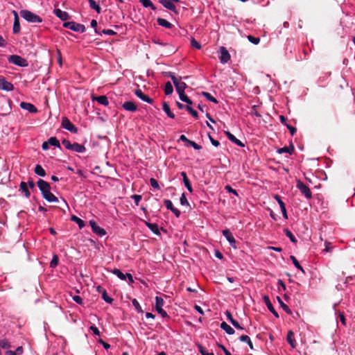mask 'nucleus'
<instances>
[{
    "label": "nucleus",
    "mask_w": 355,
    "mask_h": 355,
    "mask_svg": "<svg viewBox=\"0 0 355 355\" xmlns=\"http://www.w3.org/2000/svg\"><path fill=\"white\" fill-rule=\"evenodd\" d=\"M202 94L203 96H205L209 101L213 102L214 103H218V101L214 96H212L209 93H208L207 92H203L202 93Z\"/></svg>",
    "instance_id": "nucleus-45"
},
{
    "label": "nucleus",
    "mask_w": 355,
    "mask_h": 355,
    "mask_svg": "<svg viewBox=\"0 0 355 355\" xmlns=\"http://www.w3.org/2000/svg\"><path fill=\"white\" fill-rule=\"evenodd\" d=\"M63 26L75 32H78L81 33L85 31V27L84 25L76 23L75 21L64 22L63 24Z\"/></svg>",
    "instance_id": "nucleus-3"
},
{
    "label": "nucleus",
    "mask_w": 355,
    "mask_h": 355,
    "mask_svg": "<svg viewBox=\"0 0 355 355\" xmlns=\"http://www.w3.org/2000/svg\"><path fill=\"white\" fill-rule=\"evenodd\" d=\"M239 340L241 342H244V343H247L251 349H253L252 343L250 340V338L248 336L242 335L241 336H240Z\"/></svg>",
    "instance_id": "nucleus-33"
},
{
    "label": "nucleus",
    "mask_w": 355,
    "mask_h": 355,
    "mask_svg": "<svg viewBox=\"0 0 355 355\" xmlns=\"http://www.w3.org/2000/svg\"><path fill=\"white\" fill-rule=\"evenodd\" d=\"M102 33L105 35H116V33L115 31H114L113 30H111V29H104Z\"/></svg>",
    "instance_id": "nucleus-60"
},
{
    "label": "nucleus",
    "mask_w": 355,
    "mask_h": 355,
    "mask_svg": "<svg viewBox=\"0 0 355 355\" xmlns=\"http://www.w3.org/2000/svg\"><path fill=\"white\" fill-rule=\"evenodd\" d=\"M0 89L7 92H10L13 90L14 87L11 83L7 81L3 78H0Z\"/></svg>",
    "instance_id": "nucleus-11"
},
{
    "label": "nucleus",
    "mask_w": 355,
    "mask_h": 355,
    "mask_svg": "<svg viewBox=\"0 0 355 355\" xmlns=\"http://www.w3.org/2000/svg\"><path fill=\"white\" fill-rule=\"evenodd\" d=\"M225 134H226V135H227V138L229 139L230 141H231L233 143L236 142V137L234 135H232V133H230L228 131L226 132Z\"/></svg>",
    "instance_id": "nucleus-59"
},
{
    "label": "nucleus",
    "mask_w": 355,
    "mask_h": 355,
    "mask_svg": "<svg viewBox=\"0 0 355 355\" xmlns=\"http://www.w3.org/2000/svg\"><path fill=\"white\" fill-rule=\"evenodd\" d=\"M175 87L178 94H180L184 92V90L187 87V85L185 83L179 80V82L175 85Z\"/></svg>",
    "instance_id": "nucleus-22"
},
{
    "label": "nucleus",
    "mask_w": 355,
    "mask_h": 355,
    "mask_svg": "<svg viewBox=\"0 0 355 355\" xmlns=\"http://www.w3.org/2000/svg\"><path fill=\"white\" fill-rule=\"evenodd\" d=\"M160 3L164 8L174 12H177L176 6L173 3V0H160Z\"/></svg>",
    "instance_id": "nucleus-12"
},
{
    "label": "nucleus",
    "mask_w": 355,
    "mask_h": 355,
    "mask_svg": "<svg viewBox=\"0 0 355 355\" xmlns=\"http://www.w3.org/2000/svg\"><path fill=\"white\" fill-rule=\"evenodd\" d=\"M284 233L286 235L287 237H288L291 240V241L293 243H297V239H295V237L294 236V235L293 234V233L288 229H285L284 230Z\"/></svg>",
    "instance_id": "nucleus-42"
},
{
    "label": "nucleus",
    "mask_w": 355,
    "mask_h": 355,
    "mask_svg": "<svg viewBox=\"0 0 355 355\" xmlns=\"http://www.w3.org/2000/svg\"><path fill=\"white\" fill-rule=\"evenodd\" d=\"M150 184L154 189H159L158 182L155 178L150 179Z\"/></svg>",
    "instance_id": "nucleus-54"
},
{
    "label": "nucleus",
    "mask_w": 355,
    "mask_h": 355,
    "mask_svg": "<svg viewBox=\"0 0 355 355\" xmlns=\"http://www.w3.org/2000/svg\"><path fill=\"white\" fill-rule=\"evenodd\" d=\"M42 196H43L44 198L49 202H58V198L56 196H55L51 192V190L49 191H48L47 193H44V195H42Z\"/></svg>",
    "instance_id": "nucleus-21"
},
{
    "label": "nucleus",
    "mask_w": 355,
    "mask_h": 355,
    "mask_svg": "<svg viewBox=\"0 0 355 355\" xmlns=\"http://www.w3.org/2000/svg\"><path fill=\"white\" fill-rule=\"evenodd\" d=\"M183 182H184V186L187 189V190L190 193H192V191H193L192 186H191V184L189 180L188 179V178H187L186 179H184Z\"/></svg>",
    "instance_id": "nucleus-47"
},
{
    "label": "nucleus",
    "mask_w": 355,
    "mask_h": 355,
    "mask_svg": "<svg viewBox=\"0 0 355 355\" xmlns=\"http://www.w3.org/2000/svg\"><path fill=\"white\" fill-rule=\"evenodd\" d=\"M277 301L280 305V306L283 309V310L288 314L291 315L292 314V311L290 309V308L286 305L285 304L283 301L282 300V299L279 297H277Z\"/></svg>",
    "instance_id": "nucleus-30"
},
{
    "label": "nucleus",
    "mask_w": 355,
    "mask_h": 355,
    "mask_svg": "<svg viewBox=\"0 0 355 355\" xmlns=\"http://www.w3.org/2000/svg\"><path fill=\"white\" fill-rule=\"evenodd\" d=\"M20 107L28 111L30 113H36L37 112L36 107L30 103L21 102L20 103Z\"/></svg>",
    "instance_id": "nucleus-14"
},
{
    "label": "nucleus",
    "mask_w": 355,
    "mask_h": 355,
    "mask_svg": "<svg viewBox=\"0 0 355 355\" xmlns=\"http://www.w3.org/2000/svg\"><path fill=\"white\" fill-rule=\"evenodd\" d=\"M293 152H294V147L293 145L290 146L289 147H284V148H281L277 150V153L279 154L286 153L291 155Z\"/></svg>",
    "instance_id": "nucleus-29"
},
{
    "label": "nucleus",
    "mask_w": 355,
    "mask_h": 355,
    "mask_svg": "<svg viewBox=\"0 0 355 355\" xmlns=\"http://www.w3.org/2000/svg\"><path fill=\"white\" fill-rule=\"evenodd\" d=\"M89 225L92 227V232L96 235L99 236H103L106 234L105 230L103 228L99 227L94 220H90Z\"/></svg>",
    "instance_id": "nucleus-6"
},
{
    "label": "nucleus",
    "mask_w": 355,
    "mask_h": 355,
    "mask_svg": "<svg viewBox=\"0 0 355 355\" xmlns=\"http://www.w3.org/2000/svg\"><path fill=\"white\" fill-rule=\"evenodd\" d=\"M122 107L130 112H135L137 110V106L132 101H126L122 105Z\"/></svg>",
    "instance_id": "nucleus-18"
},
{
    "label": "nucleus",
    "mask_w": 355,
    "mask_h": 355,
    "mask_svg": "<svg viewBox=\"0 0 355 355\" xmlns=\"http://www.w3.org/2000/svg\"><path fill=\"white\" fill-rule=\"evenodd\" d=\"M89 6L92 9H94L96 11L97 13H101V7L99 6V5H98L96 1L94 0H89Z\"/></svg>",
    "instance_id": "nucleus-35"
},
{
    "label": "nucleus",
    "mask_w": 355,
    "mask_h": 355,
    "mask_svg": "<svg viewBox=\"0 0 355 355\" xmlns=\"http://www.w3.org/2000/svg\"><path fill=\"white\" fill-rule=\"evenodd\" d=\"M146 226L155 234H160L159 227L156 223L146 222Z\"/></svg>",
    "instance_id": "nucleus-26"
},
{
    "label": "nucleus",
    "mask_w": 355,
    "mask_h": 355,
    "mask_svg": "<svg viewBox=\"0 0 355 355\" xmlns=\"http://www.w3.org/2000/svg\"><path fill=\"white\" fill-rule=\"evenodd\" d=\"M37 186L40 190L41 191L42 195H44V193H46L51 190L49 184L41 179H40L37 181Z\"/></svg>",
    "instance_id": "nucleus-10"
},
{
    "label": "nucleus",
    "mask_w": 355,
    "mask_h": 355,
    "mask_svg": "<svg viewBox=\"0 0 355 355\" xmlns=\"http://www.w3.org/2000/svg\"><path fill=\"white\" fill-rule=\"evenodd\" d=\"M89 329L93 332V334L94 335H96V336H99L100 335V331L98 330V329L94 326V325H92L89 327Z\"/></svg>",
    "instance_id": "nucleus-62"
},
{
    "label": "nucleus",
    "mask_w": 355,
    "mask_h": 355,
    "mask_svg": "<svg viewBox=\"0 0 355 355\" xmlns=\"http://www.w3.org/2000/svg\"><path fill=\"white\" fill-rule=\"evenodd\" d=\"M58 257L56 254H54L50 262V267L55 268L58 264Z\"/></svg>",
    "instance_id": "nucleus-46"
},
{
    "label": "nucleus",
    "mask_w": 355,
    "mask_h": 355,
    "mask_svg": "<svg viewBox=\"0 0 355 355\" xmlns=\"http://www.w3.org/2000/svg\"><path fill=\"white\" fill-rule=\"evenodd\" d=\"M11 112L10 101L7 98L0 100V115L6 116Z\"/></svg>",
    "instance_id": "nucleus-4"
},
{
    "label": "nucleus",
    "mask_w": 355,
    "mask_h": 355,
    "mask_svg": "<svg viewBox=\"0 0 355 355\" xmlns=\"http://www.w3.org/2000/svg\"><path fill=\"white\" fill-rule=\"evenodd\" d=\"M71 150L74 151V152L82 153H84L86 150V148L82 144H78V143H73V145H72Z\"/></svg>",
    "instance_id": "nucleus-24"
},
{
    "label": "nucleus",
    "mask_w": 355,
    "mask_h": 355,
    "mask_svg": "<svg viewBox=\"0 0 355 355\" xmlns=\"http://www.w3.org/2000/svg\"><path fill=\"white\" fill-rule=\"evenodd\" d=\"M186 109L193 117L196 119L198 117V112L190 107L189 105L186 107Z\"/></svg>",
    "instance_id": "nucleus-50"
},
{
    "label": "nucleus",
    "mask_w": 355,
    "mask_h": 355,
    "mask_svg": "<svg viewBox=\"0 0 355 355\" xmlns=\"http://www.w3.org/2000/svg\"><path fill=\"white\" fill-rule=\"evenodd\" d=\"M191 44L193 48H195L196 49H200L201 48L200 44L198 41H196L194 38L191 39Z\"/></svg>",
    "instance_id": "nucleus-55"
},
{
    "label": "nucleus",
    "mask_w": 355,
    "mask_h": 355,
    "mask_svg": "<svg viewBox=\"0 0 355 355\" xmlns=\"http://www.w3.org/2000/svg\"><path fill=\"white\" fill-rule=\"evenodd\" d=\"M248 39L251 43L254 44H258L260 42V39L259 37H255L252 35H248Z\"/></svg>",
    "instance_id": "nucleus-51"
},
{
    "label": "nucleus",
    "mask_w": 355,
    "mask_h": 355,
    "mask_svg": "<svg viewBox=\"0 0 355 355\" xmlns=\"http://www.w3.org/2000/svg\"><path fill=\"white\" fill-rule=\"evenodd\" d=\"M173 88L172 84L170 82H167L165 84V87H164L165 94L170 95L173 93Z\"/></svg>",
    "instance_id": "nucleus-37"
},
{
    "label": "nucleus",
    "mask_w": 355,
    "mask_h": 355,
    "mask_svg": "<svg viewBox=\"0 0 355 355\" xmlns=\"http://www.w3.org/2000/svg\"><path fill=\"white\" fill-rule=\"evenodd\" d=\"M135 95L140 98L141 101L146 102L148 103L152 104L153 103V100L145 95L141 89H136L135 92Z\"/></svg>",
    "instance_id": "nucleus-13"
},
{
    "label": "nucleus",
    "mask_w": 355,
    "mask_h": 355,
    "mask_svg": "<svg viewBox=\"0 0 355 355\" xmlns=\"http://www.w3.org/2000/svg\"><path fill=\"white\" fill-rule=\"evenodd\" d=\"M35 173L39 176L44 177L46 175V172L42 166L40 164H37L35 167Z\"/></svg>",
    "instance_id": "nucleus-32"
},
{
    "label": "nucleus",
    "mask_w": 355,
    "mask_h": 355,
    "mask_svg": "<svg viewBox=\"0 0 355 355\" xmlns=\"http://www.w3.org/2000/svg\"><path fill=\"white\" fill-rule=\"evenodd\" d=\"M20 189L25 193V196L26 198H28L30 196L31 193L28 189L27 184L26 182H21L20 183Z\"/></svg>",
    "instance_id": "nucleus-40"
},
{
    "label": "nucleus",
    "mask_w": 355,
    "mask_h": 355,
    "mask_svg": "<svg viewBox=\"0 0 355 355\" xmlns=\"http://www.w3.org/2000/svg\"><path fill=\"white\" fill-rule=\"evenodd\" d=\"M296 187L306 197V198H307V199L311 198L312 193H311L310 189L300 180H297L296 182Z\"/></svg>",
    "instance_id": "nucleus-5"
},
{
    "label": "nucleus",
    "mask_w": 355,
    "mask_h": 355,
    "mask_svg": "<svg viewBox=\"0 0 355 355\" xmlns=\"http://www.w3.org/2000/svg\"><path fill=\"white\" fill-rule=\"evenodd\" d=\"M198 349L202 355H214L213 353H209L201 345H198Z\"/></svg>",
    "instance_id": "nucleus-49"
},
{
    "label": "nucleus",
    "mask_w": 355,
    "mask_h": 355,
    "mask_svg": "<svg viewBox=\"0 0 355 355\" xmlns=\"http://www.w3.org/2000/svg\"><path fill=\"white\" fill-rule=\"evenodd\" d=\"M274 198L276 200V201L279 204L280 208L285 205L284 202L282 201L281 197L279 195H275Z\"/></svg>",
    "instance_id": "nucleus-57"
},
{
    "label": "nucleus",
    "mask_w": 355,
    "mask_h": 355,
    "mask_svg": "<svg viewBox=\"0 0 355 355\" xmlns=\"http://www.w3.org/2000/svg\"><path fill=\"white\" fill-rule=\"evenodd\" d=\"M164 202L166 209L171 210L176 217H179L180 216V210L173 207V203L170 200H164Z\"/></svg>",
    "instance_id": "nucleus-15"
},
{
    "label": "nucleus",
    "mask_w": 355,
    "mask_h": 355,
    "mask_svg": "<svg viewBox=\"0 0 355 355\" xmlns=\"http://www.w3.org/2000/svg\"><path fill=\"white\" fill-rule=\"evenodd\" d=\"M62 125L64 129L70 131L71 132H77V128L71 123V122L67 117L62 118Z\"/></svg>",
    "instance_id": "nucleus-7"
},
{
    "label": "nucleus",
    "mask_w": 355,
    "mask_h": 355,
    "mask_svg": "<svg viewBox=\"0 0 355 355\" xmlns=\"http://www.w3.org/2000/svg\"><path fill=\"white\" fill-rule=\"evenodd\" d=\"M53 12L57 17H58L62 21H66L69 18V15L68 14V12L62 11L59 8L55 9L53 10Z\"/></svg>",
    "instance_id": "nucleus-16"
},
{
    "label": "nucleus",
    "mask_w": 355,
    "mask_h": 355,
    "mask_svg": "<svg viewBox=\"0 0 355 355\" xmlns=\"http://www.w3.org/2000/svg\"><path fill=\"white\" fill-rule=\"evenodd\" d=\"M13 14L15 15V20L13 24V33L17 34L20 31V24H19V17L17 15V12L16 11H13Z\"/></svg>",
    "instance_id": "nucleus-20"
},
{
    "label": "nucleus",
    "mask_w": 355,
    "mask_h": 355,
    "mask_svg": "<svg viewBox=\"0 0 355 355\" xmlns=\"http://www.w3.org/2000/svg\"><path fill=\"white\" fill-rule=\"evenodd\" d=\"M220 61L223 64L227 63L230 60V55L225 47L221 46L220 48Z\"/></svg>",
    "instance_id": "nucleus-9"
},
{
    "label": "nucleus",
    "mask_w": 355,
    "mask_h": 355,
    "mask_svg": "<svg viewBox=\"0 0 355 355\" xmlns=\"http://www.w3.org/2000/svg\"><path fill=\"white\" fill-rule=\"evenodd\" d=\"M223 235L225 237L232 247L234 248H236L235 239L228 229L223 230Z\"/></svg>",
    "instance_id": "nucleus-8"
},
{
    "label": "nucleus",
    "mask_w": 355,
    "mask_h": 355,
    "mask_svg": "<svg viewBox=\"0 0 355 355\" xmlns=\"http://www.w3.org/2000/svg\"><path fill=\"white\" fill-rule=\"evenodd\" d=\"M144 7L150 8L153 10H156V7L153 5L150 0H139Z\"/></svg>",
    "instance_id": "nucleus-34"
},
{
    "label": "nucleus",
    "mask_w": 355,
    "mask_h": 355,
    "mask_svg": "<svg viewBox=\"0 0 355 355\" xmlns=\"http://www.w3.org/2000/svg\"><path fill=\"white\" fill-rule=\"evenodd\" d=\"M290 259H291L293 263L294 264V266L300 270H301L302 272H304V270L303 269V268L302 267V266L300 264V263L298 262V261L297 260V259L295 258V257L291 255L290 257Z\"/></svg>",
    "instance_id": "nucleus-41"
},
{
    "label": "nucleus",
    "mask_w": 355,
    "mask_h": 355,
    "mask_svg": "<svg viewBox=\"0 0 355 355\" xmlns=\"http://www.w3.org/2000/svg\"><path fill=\"white\" fill-rule=\"evenodd\" d=\"M92 101H97L99 104L107 106L109 104L108 98L106 96L102 95L98 96H92Z\"/></svg>",
    "instance_id": "nucleus-19"
},
{
    "label": "nucleus",
    "mask_w": 355,
    "mask_h": 355,
    "mask_svg": "<svg viewBox=\"0 0 355 355\" xmlns=\"http://www.w3.org/2000/svg\"><path fill=\"white\" fill-rule=\"evenodd\" d=\"M71 220L75 223H77V225H78V227L82 229L83 227H85V222L84 220H83L82 219H80V218H78V216H71Z\"/></svg>",
    "instance_id": "nucleus-31"
},
{
    "label": "nucleus",
    "mask_w": 355,
    "mask_h": 355,
    "mask_svg": "<svg viewBox=\"0 0 355 355\" xmlns=\"http://www.w3.org/2000/svg\"><path fill=\"white\" fill-rule=\"evenodd\" d=\"M156 311L162 317L168 318L167 313L162 308L156 309Z\"/></svg>",
    "instance_id": "nucleus-56"
},
{
    "label": "nucleus",
    "mask_w": 355,
    "mask_h": 355,
    "mask_svg": "<svg viewBox=\"0 0 355 355\" xmlns=\"http://www.w3.org/2000/svg\"><path fill=\"white\" fill-rule=\"evenodd\" d=\"M164 300L161 297H155V309L162 308L164 306Z\"/></svg>",
    "instance_id": "nucleus-44"
},
{
    "label": "nucleus",
    "mask_w": 355,
    "mask_h": 355,
    "mask_svg": "<svg viewBox=\"0 0 355 355\" xmlns=\"http://www.w3.org/2000/svg\"><path fill=\"white\" fill-rule=\"evenodd\" d=\"M225 190L229 193H232L235 196H238L237 191L235 189H232L230 185L225 186Z\"/></svg>",
    "instance_id": "nucleus-61"
},
{
    "label": "nucleus",
    "mask_w": 355,
    "mask_h": 355,
    "mask_svg": "<svg viewBox=\"0 0 355 355\" xmlns=\"http://www.w3.org/2000/svg\"><path fill=\"white\" fill-rule=\"evenodd\" d=\"M62 144L67 149L71 150L73 144H71L69 140L64 139L62 141Z\"/></svg>",
    "instance_id": "nucleus-53"
},
{
    "label": "nucleus",
    "mask_w": 355,
    "mask_h": 355,
    "mask_svg": "<svg viewBox=\"0 0 355 355\" xmlns=\"http://www.w3.org/2000/svg\"><path fill=\"white\" fill-rule=\"evenodd\" d=\"M220 328L224 330L227 334L232 335L234 334V330L225 322H223L220 324Z\"/></svg>",
    "instance_id": "nucleus-23"
},
{
    "label": "nucleus",
    "mask_w": 355,
    "mask_h": 355,
    "mask_svg": "<svg viewBox=\"0 0 355 355\" xmlns=\"http://www.w3.org/2000/svg\"><path fill=\"white\" fill-rule=\"evenodd\" d=\"M263 301L267 306V308L268 309V310L276 317V318H279V315L278 313H277V311L275 310L272 303L270 302V300L269 299V297L266 295H265L263 297Z\"/></svg>",
    "instance_id": "nucleus-17"
},
{
    "label": "nucleus",
    "mask_w": 355,
    "mask_h": 355,
    "mask_svg": "<svg viewBox=\"0 0 355 355\" xmlns=\"http://www.w3.org/2000/svg\"><path fill=\"white\" fill-rule=\"evenodd\" d=\"M157 24L159 26H163V27L166 28H171L172 26H173L171 23L168 21L166 19H162V18H158L157 19Z\"/></svg>",
    "instance_id": "nucleus-28"
},
{
    "label": "nucleus",
    "mask_w": 355,
    "mask_h": 355,
    "mask_svg": "<svg viewBox=\"0 0 355 355\" xmlns=\"http://www.w3.org/2000/svg\"><path fill=\"white\" fill-rule=\"evenodd\" d=\"M11 347L10 342L7 339L0 340V347L4 349H8Z\"/></svg>",
    "instance_id": "nucleus-43"
},
{
    "label": "nucleus",
    "mask_w": 355,
    "mask_h": 355,
    "mask_svg": "<svg viewBox=\"0 0 355 355\" xmlns=\"http://www.w3.org/2000/svg\"><path fill=\"white\" fill-rule=\"evenodd\" d=\"M293 332L292 331H289L287 334V342L289 343V345L291 346L292 348L296 347V342L295 339L293 338Z\"/></svg>",
    "instance_id": "nucleus-25"
},
{
    "label": "nucleus",
    "mask_w": 355,
    "mask_h": 355,
    "mask_svg": "<svg viewBox=\"0 0 355 355\" xmlns=\"http://www.w3.org/2000/svg\"><path fill=\"white\" fill-rule=\"evenodd\" d=\"M102 298L107 303L111 304L113 301V299L107 295L105 291H103L102 294Z\"/></svg>",
    "instance_id": "nucleus-52"
},
{
    "label": "nucleus",
    "mask_w": 355,
    "mask_h": 355,
    "mask_svg": "<svg viewBox=\"0 0 355 355\" xmlns=\"http://www.w3.org/2000/svg\"><path fill=\"white\" fill-rule=\"evenodd\" d=\"M189 144L196 150H200L202 147L193 141H189Z\"/></svg>",
    "instance_id": "nucleus-64"
},
{
    "label": "nucleus",
    "mask_w": 355,
    "mask_h": 355,
    "mask_svg": "<svg viewBox=\"0 0 355 355\" xmlns=\"http://www.w3.org/2000/svg\"><path fill=\"white\" fill-rule=\"evenodd\" d=\"M73 300L74 302H76L78 304H83V299L79 295H74L73 297Z\"/></svg>",
    "instance_id": "nucleus-63"
},
{
    "label": "nucleus",
    "mask_w": 355,
    "mask_h": 355,
    "mask_svg": "<svg viewBox=\"0 0 355 355\" xmlns=\"http://www.w3.org/2000/svg\"><path fill=\"white\" fill-rule=\"evenodd\" d=\"M131 198L135 200L136 205H138L141 200V196L140 195H132Z\"/></svg>",
    "instance_id": "nucleus-58"
},
{
    "label": "nucleus",
    "mask_w": 355,
    "mask_h": 355,
    "mask_svg": "<svg viewBox=\"0 0 355 355\" xmlns=\"http://www.w3.org/2000/svg\"><path fill=\"white\" fill-rule=\"evenodd\" d=\"M178 95H179L180 99L182 101L187 103L188 105L192 104L191 100L185 94L184 92L178 94Z\"/></svg>",
    "instance_id": "nucleus-38"
},
{
    "label": "nucleus",
    "mask_w": 355,
    "mask_h": 355,
    "mask_svg": "<svg viewBox=\"0 0 355 355\" xmlns=\"http://www.w3.org/2000/svg\"><path fill=\"white\" fill-rule=\"evenodd\" d=\"M8 62L19 67H25L28 65V61L17 55H12L8 58Z\"/></svg>",
    "instance_id": "nucleus-2"
},
{
    "label": "nucleus",
    "mask_w": 355,
    "mask_h": 355,
    "mask_svg": "<svg viewBox=\"0 0 355 355\" xmlns=\"http://www.w3.org/2000/svg\"><path fill=\"white\" fill-rule=\"evenodd\" d=\"M48 142L50 146H53L58 147V148H59L60 146V141L57 139L56 137H50L48 139Z\"/></svg>",
    "instance_id": "nucleus-39"
},
{
    "label": "nucleus",
    "mask_w": 355,
    "mask_h": 355,
    "mask_svg": "<svg viewBox=\"0 0 355 355\" xmlns=\"http://www.w3.org/2000/svg\"><path fill=\"white\" fill-rule=\"evenodd\" d=\"M112 272L113 274L116 275L120 279L125 280L126 274H123L119 269L114 268Z\"/></svg>",
    "instance_id": "nucleus-36"
},
{
    "label": "nucleus",
    "mask_w": 355,
    "mask_h": 355,
    "mask_svg": "<svg viewBox=\"0 0 355 355\" xmlns=\"http://www.w3.org/2000/svg\"><path fill=\"white\" fill-rule=\"evenodd\" d=\"M20 15L28 22L41 23L42 21V19L39 15L28 10H21L20 11Z\"/></svg>",
    "instance_id": "nucleus-1"
},
{
    "label": "nucleus",
    "mask_w": 355,
    "mask_h": 355,
    "mask_svg": "<svg viewBox=\"0 0 355 355\" xmlns=\"http://www.w3.org/2000/svg\"><path fill=\"white\" fill-rule=\"evenodd\" d=\"M162 109L167 116L171 119L175 118V115L171 112L169 105L166 102H164Z\"/></svg>",
    "instance_id": "nucleus-27"
},
{
    "label": "nucleus",
    "mask_w": 355,
    "mask_h": 355,
    "mask_svg": "<svg viewBox=\"0 0 355 355\" xmlns=\"http://www.w3.org/2000/svg\"><path fill=\"white\" fill-rule=\"evenodd\" d=\"M180 202L183 206H185V205L189 206V202L187 199V197L184 193L181 195V197L180 198Z\"/></svg>",
    "instance_id": "nucleus-48"
}]
</instances>
